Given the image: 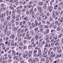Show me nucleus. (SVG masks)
Segmentation results:
<instances>
[{
  "label": "nucleus",
  "instance_id": "1",
  "mask_svg": "<svg viewBox=\"0 0 63 63\" xmlns=\"http://www.w3.org/2000/svg\"><path fill=\"white\" fill-rule=\"evenodd\" d=\"M18 27H13V31H14V32H16L17 30H18Z\"/></svg>",
  "mask_w": 63,
  "mask_h": 63
},
{
  "label": "nucleus",
  "instance_id": "2",
  "mask_svg": "<svg viewBox=\"0 0 63 63\" xmlns=\"http://www.w3.org/2000/svg\"><path fill=\"white\" fill-rule=\"evenodd\" d=\"M15 35L14 34H13L10 36V38L11 39V38H12V39H13L15 38Z\"/></svg>",
  "mask_w": 63,
  "mask_h": 63
},
{
  "label": "nucleus",
  "instance_id": "3",
  "mask_svg": "<svg viewBox=\"0 0 63 63\" xmlns=\"http://www.w3.org/2000/svg\"><path fill=\"white\" fill-rule=\"evenodd\" d=\"M47 50H44V52L43 53V55L47 54Z\"/></svg>",
  "mask_w": 63,
  "mask_h": 63
},
{
  "label": "nucleus",
  "instance_id": "4",
  "mask_svg": "<svg viewBox=\"0 0 63 63\" xmlns=\"http://www.w3.org/2000/svg\"><path fill=\"white\" fill-rule=\"evenodd\" d=\"M12 52L13 53V55L14 56H15V55H16V51H15V50H12Z\"/></svg>",
  "mask_w": 63,
  "mask_h": 63
},
{
  "label": "nucleus",
  "instance_id": "5",
  "mask_svg": "<svg viewBox=\"0 0 63 63\" xmlns=\"http://www.w3.org/2000/svg\"><path fill=\"white\" fill-rule=\"evenodd\" d=\"M38 38H39V35H37L35 36V40H37L38 39Z\"/></svg>",
  "mask_w": 63,
  "mask_h": 63
},
{
  "label": "nucleus",
  "instance_id": "6",
  "mask_svg": "<svg viewBox=\"0 0 63 63\" xmlns=\"http://www.w3.org/2000/svg\"><path fill=\"white\" fill-rule=\"evenodd\" d=\"M37 8L38 9L39 12H41V10H42V8L41 7H38Z\"/></svg>",
  "mask_w": 63,
  "mask_h": 63
},
{
  "label": "nucleus",
  "instance_id": "7",
  "mask_svg": "<svg viewBox=\"0 0 63 63\" xmlns=\"http://www.w3.org/2000/svg\"><path fill=\"white\" fill-rule=\"evenodd\" d=\"M37 50H34V52H33V53H34V55H35V56H37V54H36L37 53Z\"/></svg>",
  "mask_w": 63,
  "mask_h": 63
},
{
  "label": "nucleus",
  "instance_id": "8",
  "mask_svg": "<svg viewBox=\"0 0 63 63\" xmlns=\"http://www.w3.org/2000/svg\"><path fill=\"white\" fill-rule=\"evenodd\" d=\"M32 27H36V26L35 25V24H34V23H32Z\"/></svg>",
  "mask_w": 63,
  "mask_h": 63
},
{
  "label": "nucleus",
  "instance_id": "9",
  "mask_svg": "<svg viewBox=\"0 0 63 63\" xmlns=\"http://www.w3.org/2000/svg\"><path fill=\"white\" fill-rule=\"evenodd\" d=\"M43 19H46L47 18V16H43Z\"/></svg>",
  "mask_w": 63,
  "mask_h": 63
},
{
  "label": "nucleus",
  "instance_id": "10",
  "mask_svg": "<svg viewBox=\"0 0 63 63\" xmlns=\"http://www.w3.org/2000/svg\"><path fill=\"white\" fill-rule=\"evenodd\" d=\"M9 8H10V9H11L12 10H14V7H13L12 5L10 6H9Z\"/></svg>",
  "mask_w": 63,
  "mask_h": 63
},
{
  "label": "nucleus",
  "instance_id": "11",
  "mask_svg": "<svg viewBox=\"0 0 63 63\" xmlns=\"http://www.w3.org/2000/svg\"><path fill=\"white\" fill-rule=\"evenodd\" d=\"M43 2H40L39 3V6H42L43 5Z\"/></svg>",
  "mask_w": 63,
  "mask_h": 63
},
{
  "label": "nucleus",
  "instance_id": "12",
  "mask_svg": "<svg viewBox=\"0 0 63 63\" xmlns=\"http://www.w3.org/2000/svg\"><path fill=\"white\" fill-rule=\"evenodd\" d=\"M17 12L18 14H20L21 12V10L20 9H18L17 11Z\"/></svg>",
  "mask_w": 63,
  "mask_h": 63
},
{
  "label": "nucleus",
  "instance_id": "13",
  "mask_svg": "<svg viewBox=\"0 0 63 63\" xmlns=\"http://www.w3.org/2000/svg\"><path fill=\"white\" fill-rule=\"evenodd\" d=\"M47 4H45L44 5V6H43V8L44 9H46L47 8Z\"/></svg>",
  "mask_w": 63,
  "mask_h": 63
},
{
  "label": "nucleus",
  "instance_id": "14",
  "mask_svg": "<svg viewBox=\"0 0 63 63\" xmlns=\"http://www.w3.org/2000/svg\"><path fill=\"white\" fill-rule=\"evenodd\" d=\"M8 29V25H7L6 26V28L5 30H4V31H6L7 29Z\"/></svg>",
  "mask_w": 63,
  "mask_h": 63
},
{
  "label": "nucleus",
  "instance_id": "15",
  "mask_svg": "<svg viewBox=\"0 0 63 63\" xmlns=\"http://www.w3.org/2000/svg\"><path fill=\"white\" fill-rule=\"evenodd\" d=\"M52 7L51 6L50 7V9H49V11L50 12H51L52 11Z\"/></svg>",
  "mask_w": 63,
  "mask_h": 63
},
{
  "label": "nucleus",
  "instance_id": "16",
  "mask_svg": "<svg viewBox=\"0 0 63 63\" xmlns=\"http://www.w3.org/2000/svg\"><path fill=\"white\" fill-rule=\"evenodd\" d=\"M35 60L36 62H39V59H38V58H35Z\"/></svg>",
  "mask_w": 63,
  "mask_h": 63
},
{
  "label": "nucleus",
  "instance_id": "17",
  "mask_svg": "<svg viewBox=\"0 0 63 63\" xmlns=\"http://www.w3.org/2000/svg\"><path fill=\"white\" fill-rule=\"evenodd\" d=\"M42 43H40L38 45V47H40V46H41Z\"/></svg>",
  "mask_w": 63,
  "mask_h": 63
},
{
  "label": "nucleus",
  "instance_id": "18",
  "mask_svg": "<svg viewBox=\"0 0 63 63\" xmlns=\"http://www.w3.org/2000/svg\"><path fill=\"white\" fill-rule=\"evenodd\" d=\"M35 23L36 26H37L38 25V22L36 20H35Z\"/></svg>",
  "mask_w": 63,
  "mask_h": 63
},
{
  "label": "nucleus",
  "instance_id": "19",
  "mask_svg": "<svg viewBox=\"0 0 63 63\" xmlns=\"http://www.w3.org/2000/svg\"><path fill=\"white\" fill-rule=\"evenodd\" d=\"M53 39L55 40H57V36H56V37H53Z\"/></svg>",
  "mask_w": 63,
  "mask_h": 63
},
{
  "label": "nucleus",
  "instance_id": "20",
  "mask_svg": "<svg viewBox=\"0 0 63 63\" xmlns=\"http://www.w3.org/2000/svg\"><path fill=\"white\" fill-rule=\"evenodd\" d=\"M60 29H61L60 27H58L57 29V31H59V30H60Z\"/></svg>",
  "mask_w": 63,
  "mask_h": 63
},
{
  "label": "nucleus",
  "instance_id": "21",
  "mask_svg": "<svg viewBox=\"0 0 63 63\" xmlns=\"http://www.w3.org/2000/svg\"><path fill=\"white\" fill-rule=\"evenodd\" d=\"M49 32V29H47L46 30V34H47Z\"/></svg>",
  "mask_w": 63,
  "mask_h": 63
},
{
  "label": "nucleus",
  "instance_id": "22",
  "mask_svg": "<svg viewBox=\"0 0 63 63\" xmlns=\"http://www.w3.org/2000/svg\"><path fill=\"white\" fill-rule=\"evenodd\" d=\"M40 16H42L43 15H44V13H40Z\"/></svg>",
  "mask_w": 63,
  "mask_h": 63
},
{
  "label": "nucleus",
  "instance_id": "23",
  "mask_svg": "<svg viewBox=\"0 0 63 63\" xmlns=\"http://www.w3.org/2000/svg\"><path fill=\"white\" fill-rule=\"evenodd\" d=\"M37 19L38 20H41V17H37Z\"/></svg>",
  "mask_w": 63,
  "mask_h": 63
},
{
  "label": "nucleus",
  "instance_id": "24",
  "mask_svg": "<svg viewBox=\"0 0 63 63\" xmlns=\"http://www.w3.org/2000/svg\"><path fill=\"white\" fill-rule=\"evenodd\" d=\"M41 61H45V59L44 58H42L41 59Z\"/></svg>",
  "mask_w": 63,
  "mask_h": 63
},
{
  "label": "nucleus",
  "instance_id": "25",
  "mask_svg": "<svg viewBox=\"0 0 63 63\" xmlns=\"http://www.w3.org/2000/svg\"><path fill=\"white\" fill-rule=\"evenodd\" d=\"M36 16L35 15H33L32 16V17L33 18H36Z\"/></svg>",
  "mask_w": 63,
  "mask_h": 63
},
{
  "label": "nucleus",
  "instance_id": "26",
  "mask_svg": "<svg viewBox=\"0 0 63 63\" xmlns=\"http://www.w3.org/2000/svg\"><path fill=\"white\" fill-rule=\"evenodd\" d=\"M62 36V34H61L58 36L59 38H61Z\"/></svg>",
  "mask_w": 63,
  "mask_h": 63
},
{
  "label": "nucleus",
  "instance_id": "27",
  "mask_svg": "<svg viewBox=\"0 0 63 63\" xmlns=\"http://www.w3.org/2000/svg\"><path fill=\"white\" fill-rule=\"evenodd\" d=\"M32 47V45H30L28 46V47L30 49V48H31V47Z\"/></svg>",
  "mask_w": 63,
  "mask_h": 63
},
{
  "label": "nucleus",
  "instance_id": "28",
  "mask_svg": "<svg viewBox=\"0 0 63 63\" xmlns=\"http://www.w3.org/2000/svg\"><path fill=\"white\" fill-rule=\"evenodd\" d=\"M53 26H54V24L53 23L51 24L50 25L51 27H52Z\"/></svg>",
  "mask_w": 63,
  "mask_h": 63
},
{
  "label": "nucleus",
  "instance_id": "29",
  "mask_svg": "<svg viewBox=\"0 0 63 63\" xmlns=\"http://www.w3.org/2000/svg\"><path fill=\"white\" fill-rule=\"evenodd\" d=\"M12 25V23H9L8 24V25L9 26H11Z\"/></svg>",
  "mask_w": 63,
  "mask_h": 63
},
{
  "label": "nucleus",
  "instance_id": "30",
  "mask_svg": "<svg viewBox=\"0 0 63 63\" xmlns=\"http://www.w3.org/2000/svg\"><path fill=\"white\" fill-rule=\"evenodd\" d=\"M24 19L25 20H28V17H26L24 18Z\"/></svg>",
  "mask_w": 63,
  "mask_h": 63
},
{
  "label": "nucleus",
  "instance_id": "31",
  "mask_svg": "<svg viewBox=\"0 0 63 63\" xmlns=\"http://www.w3.org/2000/svg\"><path fill=\"white\" fill-rule=\"evenodd\" d=\"M8 56L10 59H11L12 58V56L11 55H8Z\"/></svg>",
  "mask_w": 63,
  "mask_h": 63
},
{
  "label": "nucleus",
  "instance_id": "32",
  "mask_svg": "<svg viewBox=\"0 0 63 63\" xmlns=\"http://www.w3.org/2000/svg\"><path fill=\"white\" fill-rule=\"evenodd\" d=\"M48 28V26L47 25H45L44 26L45 28Z\"/></svg>",
  "mask_w": 63,
  "mask_h": 63
},
{
  "label": "nucleus",
  "instance_id": "33",
  "mask_svg": "<svg viewBox=\"0 0 63 63\" xmlns=\"http://www.w3.org/2000/svg\"><path fill=\"white\" fill-rule=\"evenodd\" d=\"M52 39V36H50L49 37V39L50 40H51Z\"/></svg>",
  "mask_w": 63,
  "mask_h": 63
},
{
  "label": "nucleus",
  "instance_id": "34",
  "mask_svg": "<svg viewBox=\"0 0 63 63\" xmlns=\"http://www.w3.org/2000/svg\"><path fill=\"white\" fill-rule=\"evenodd\" d=\"M48 44H47L45 45V47H48Z\"/></svg>",
  "mask_w": 63,
  "mask_h": 63
},
{
  "label": "nucleus",
  "instance_id": "35",
  "mask_svg": "<svg viewBox=\"0 0 63 63\" xmlns=\"http://www.w3.org/2000/svg\"><path fill=\"white\" fill-rule=\"evenodd\" d=\"M10 16H8L7 17V20H9V19H10Z\"/></svg>",
  "mask_w": 63,
  "mask_h": 63
},
{
  "label": "nucleus",
  "instance_id": "36",
  "mask_svg": "<svg viewBox=\"0 0 63 63\" xmlns=\"http://www.w3.org/2000/svg\"><path fill=\"white\" fill-rule=\"evenodd\" d=\"M26 11V10L25 9H23L22 10V12H24Z\"/></svg>",
  "mask_w": 63,
  "mask_h": 63
},
{
  "label": "nucleus",
  "instance_id": "37",
  "mask_svg": "<svg viewBox=\"0 0 63 63\" xmlns=\"http://www.w3.org/2000/svg\"><path fill=\"white\" fill-rule=\"evenodd\" d=\"M34 38H32L31 40V42H33L34 41Z\"/></svg>",
  "mask_w": 63,
  "mask_h": 63
},
{
  "label": "nucleus",
  "instance_id": "38",
  "mask_svg": "<svg viewBox=\"0 0 63 63\" xmlns=\"http://www.w3.org/2000/svg\"><path fill=\"white\" fill-rule=\"evenodd\" d=\"M57 7H58L57 5H56L54 7L55 9V10H56V9H57Z\"/></svg>",
  "mask_w": 63,
  "mask_h": 63
},
{
  "label": "nucleus",
  "instance_id": "39",
  "mask_svg": "<svg viewBox=\"0 0 63 63\" xmlns=\"http://www.w3.org/2000/svg\"><path fill=\"white\" fill-rule=\"evenodd\" d=\"M18 41L19 42H21V39L20 38H19L18 39Z\"/></svg>",
  "mask_w": 63,
  "mask_h": 63
},
{
  "label": "nucleus",
  "instance_id": "40",
  "mask_svg": "<svg viewBox=\"0 0 63 63\" xmlns=\"http://www.w3.org/2000/svg\"><path fill=\"white\" fill-rule=\"evenodd\" d=\"M10 34H11V32H10L9 31L8 32L7 35L8 36H9Z\"/></svg>",
  "mask_w": 63,
  "mask_h": 63
},
{
  "label": "nucleus",
  "instance_id": "41",
  "mask_svg": "<svg viewBox=\"0 0 63 63\" xmlns=\"http://www.w3.org/2000/svg\"><path fill=\"white\" fill-rule=\"evenodd\" d=\"M38 27H36L35 29L34 30L36 31H37V30H38Z\"/></svg>",
  "mask_w": 63,
  "mask_h": 63
},
{
  "label": "nucleus",
  "instance_id": "42",
  "mask_svg": "<svg viewBox=\"0 0 63 63\" xmlns=\"http://www.w3.org/2000/svg\"><path fill=\"white\" fill-rule=\"evenodd\" d=\"M12 52V50H9L8 51V53H11Z\"/></svg>",
  "mask_w": 63,
  "mask_h": 63
},
{
  "label": "nucleus",
  "instance_id": "43",
  "mask_svg": "<svg viewBox=\"0 0 63 63\" xmlns=\"http://www.w3.org/2000/svg\"><path fill=\"white\" fill-rule=\"evenodd\" d=\"M47 24L48 25H49V24H50V22L49 21H47Z\"/></svg>",
  "mask_w": 63,
  "mask_h": 63
},
{
  "label": "nucleus",
  "instance_id": "44",
  "mask_svg": "<svg viewBox=\"0 0 63 63\" xmlns=\"http://www.w3.org/2000/svg\"><path fill=\"white\" fill-rule=\"evenodd\" d=\"M58 10H59V11H61V8L60 7L58 8Z\"/></svg>",
  "mask_w": 63,
  "mask_h": 63
},
{
  "label": "nucleus",
  "instance_id": "45",
  "mask_svg": "<svg viewBox=\"0 0 63 63\" xmlns=\"http://www.w3.org/2000/svg\"><path fill=\"white\" fill-rule=\"evenodd\" d=\"M58 21H56L55 22V25H57V24H58Z\"/></svg>",
  "mask_w": 63,
  "mask_h": 63
},
{
  "label": "nucleus",
  "instance_id": "46",
  "mask_svg": "<svg viewBox=\"0 0 63 63\" xmlns=\"http://www.w3.org/2000/svg\"><path fill=\"white\" fill-rule=\"evenodd\" d=\"M31 13H32V15H34V11H32L31 12Z\"/></svg>",
  "mask_w": 63,
  "mask_h": 63
},
{
  "label": "nucleus",
  "instance_id": "47",
  "mask_svg": "<svg viewBox=\"0 0 63 63\" xmlns=\"http://www.w3.org/2000/svg\"><path fill=\"white\" fill-rule=\"evenodd\" d=\"M23 56L24 58H25L26 57V55L25 54H24L23 55Z\"/></svg>",
  "mask_w": 63,
  "mask_h": 63
},
{
  "label": "nucleus",
  "instance_id": "48",
  "mask_svg": "<svg viewBox=\"0 0 63 63\" xmlns=\"http://www.w3.org/2000/svg\"><path fill=\"white\" fill-rule=\"evenodd\" d=\"M16 10H14L13 12H12V13H16Z\"/></svg>",
  "mask_w": 63,
  "mask_h": 63
},
{
  "label": "nucleus",
  "instance_id": "49",
  "mask_svg": "<svg viewBox=\"0 0 63 63\" xmlns=\"http://www.w3.org/2000/svg\"><path fill=\"white\" fill-rule=\"evenodd\" d=\"M5 47V45L4 43H3L2 45V47Z\"/></svg>",
  "mask_w": 63,
  "mask_h": 63
},
{
  "label": "nucleus",
  "instance_id": "50",
  "mask_svg": "<svg viewBox=\"0 0 63 63\" xmlns=\"http://www.w3.org/2000/svg\"><path fill=\"white\" fill-rule=\"evenodd\" d=\"M20 46H22V42H20Z\"/></svg>",
  "mask_w": 63,
  "mask_h": 63
},
{
  "label": "nucleus",
  "instance_id": "51",
  "mask_svg": "<svg viewBox=\"0 0 63 63\" xmlns=\"http://www.w3.org/2000/svg\"><path fill=\"white\" fill-rule=\"evenodd\" d=\"M16 25H18V22H16Z\"/></svg>",
  "mask_w": 63,
  "mask_h": 63
},
{
  "label": "nucleus",
  "instance_id": "52",
  "mask_svg": "<svg viewBox=\"0 0 63 63\" xmlns=\"http://www.w3.org/2000/svg\"><path fill=\"white\" fill-rule=\"evenodd\" d=\"M55 13L56 14V16H58V15H59V14L58 13V12H55Z\"/></svg>",
  "mask_w": 63,
  "mask_h": 63
},
{
  "label": "nucleus",
  "instance_id": "53",
  "mask_svg": "<svg viewBox=\"0 0 63 63\" xmlns=\"http://www.w3.org/2000/svg\"><path fill=\"white\" fill-rule=\"evenodd\" d=\"M9 39V38L8 37H6L5 39V40L6 41H8V39Z\"/></svg>",
  "mask_w": 63,
  "mask_h": 63
},
{
  "label": "nucleus",
  "instance_id": "54",
  "mask_svg": "<svg viewBox=\"0 0 63 63\" xmlns=\"http://www.w3.org/2000/svg\"><path fill=\"white\" fill-rule=\"evenodd\" d=\"M23 24V23L22 22H20V25H22Z\"/></svg>",
  "mask_w": 63,
  "mask_h": 63
},
{
  "label": "nucleus",
  "instance_id": "55",
  "mask_svg": "<svg viewBox=\"0 0 63 63\" xmlns=\"http://www.w3.org/2000/svg\"><path fill=\"white\" fill-rule=\"evenodd\" d=\"M42 31H43V28H42L40 29V32H42Z\"/></svg>",
  "mask_w": 63,
  "mask_h": 63
},
{
  "label": "nucleus",
  "instance_id": "56",
  "mask_svg": "<svg viewBox=\"0 0 63 63\" xmlns=\"http://www.w3.org/2000/svg\"><path fill=\"white\" fill-rule=\"evenodd\" d=\"M61 22H63V20H63V18L62 17H61Z\"/></svg>",
  "mask_w": 63,
  "mask_h": 63
},
{
  "label": "nucleus",
  "instance_id": "57",
  "mask_svg": "<svg viewBox=\"0 0 63 63\" xmlns=\"http://www.w3.org/2000/svg\"><path fill=\"white\" fill-rule=\"evenodd\" d=\"M58 61H54L53 62V63H57V62Z\"/></svg>",
  "mask_w": 63,
  "mask_h": 63
},
{
  "label": "nucleus",
  "instance_id": "58",
  "mask_svg": "<svg viewBox=\"0 0 63 63\" xmlns=\"http://www.w3.org/2000/svg\"><path fill=\"white\" fill-rule=\"evenodd\" d=\"M11 21V22H12L13 23H14L15 22V21L14 20H12Z\"/></svg>",
  "mask_w": 63,
  "mask_h": 63
},
{
  "label": "nucleus",
  "instance_id": "59",
  "mask_svg": "<svg viewBox=\"0 0 63 63\" xmlns=\"http://www.w3.org/2000/svg\"><path fill=\"white\" fill-rule=\"evenodd\" d=\"M4 24L5 25H7V22L6 21L4 22Z\"/></svg>",
  "mask_w": 63,
  "mask_h": 63
},
{
  "label": "nucleus",
  "instance_id": "60",
  "mask_svg": "<svg viewBox=\"0 0 63 63\" xmlns=\"http://www.w3.org/2000/svg\"><path fill=\"white\" fill-rule=\"evenodd\" d=\"M33 9H32L30 10V11L29 12L30 14H31V12H32V11H33Z\"/></svg>",
  "mask_w": 63,
  "mask_h": 63
},
{
  "label": "nucleus",
  "instance_id": "61",
  "mask_svg": "<svg viewBox=\"0 0 63 63\" xmlns=\"http://www.w3.org/2000/svg\"><path fill=\"white\" fill-rule=\"evenodd\" d=\"M35 62H36V61L34 59L33 61H32V63H34Z\"/></svg>",
  "mask_w": 63,
  "mask_h": 63
},
{
  "label": "nucleus",
  "instance_id": "62",
  "mask_svg": "<svg viewBox=\"0 0 63 63\" xmlns=\"http://www.w3.org/2000/svg\"><path fill=\"white\" fill-rule=\"evenodd\" d=\"M3 9H4V8L2 7L0 9V11H3Z\"/></svg>",
  "mask_w": 63,
  "mask_h": 63
},
{
  "label": "nucleus",
  "instance_id": "63",
  "mask_svg": "<svg viewBox=\"0 0 63 63\" xmlns=\"http://www.w3.org/2000/svg\"><path fill=\"white\" fill-rule=\"evenodd\" d=\"M55 45H56V46H57V45H59V44L58 43H57V42H56V43L55 44Z\"/></svg>",
  "mask_w": 63,
  "mask_h": 63
},
{
  "label": "nucleus",
  "instance_id": "64",
  "mask_svg": "<svg viewBox=\"0 0 63 63\" xmlns=\"http://www.w3.org/2000/svg\"><path fill=\"white\" fill-rule=\"evenodd\" d=\"M6 62L7 61H4L2 62V63H6Z\"/></svg>",
  "mask_w": 63,
  "mask_h": 63
}]
</instances>
